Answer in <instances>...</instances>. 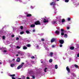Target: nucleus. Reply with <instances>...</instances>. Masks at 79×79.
<instances>
[{"label":"nucleus","mask_w":79,"mask_h":79,"mask_svg":"<svg viewBox=\"0 0 79 79\" xmlns=\"http://www.w3.org/2000/svg\"><path fill=\"white\" fill-rule=\"evenodd\" d=\"M50 5H53V7L54 9V10H55V11H56V7H55V5H56L55 2H51L50 3Z\"/></svg>","instance_id":"f257e3e1"},{"label":"nucleus","mask_w":79,"mask_h":79,"mask_svg":"<svg viewBox=\"0 0 79 79\" xmlns=\"http://www.w3.org/2000/svg\"><path fill=\"white\" fill-rule=\"evenodd\" d=\"M42 19H43V22L44 23H48V19H47V18H42Z\"/></svg>","instance_id":"f03ea898"},{"label":"nucleus","mask_w":79,"mask_h":79,"mask_svg":"<svg viewBox=\"0 0 79 79\" xmlns=\"http://www.w3.org/2000/svg\"><path fill=\"white\" fill-rule=\"evenodd\" d=\"M23 64H24V63H22V64L21 65L17 67L18 69H20V68H21L23 67Z\"/></svg>","instance_id":"7ed1b4c3"},{"label":"nucleus","mask_w":79,"mask_h":79,"mask_svg":"<svg viewBox=\"0 0 79 79\" xmlns=\"http://www.w3.org/2000/svg\"><path fill=\"white\" fill-rule=\"evenodd\" d=\"M35 24L36 25H40V22L39 21H36L35 22Z\"/></svg>","instance_id":"20e7f679"},{"label":"nucleus","mask_w":79,"mask_h":79,"mask_svg":"<svg viewBox=\"0 0 79 79\" xmlns=\"http://www.w3.org/2000/svg\"><path fill=\"white\" fill-rule=\"evenodd\" d=\"M55 33L56 34V35H59V34H60V31H56L55 32Z\"/></svg>","instance_id":"39448f33"},{"label":"nucleus","mask_w":79,"mask_h":79,"mask_svg":"<svg viewBox=\"0 0 79 79\" xmlns=\"http://www.w3.org/2000/svg\"><path fill=\"white\" fill-rule=\"evenodd\" d=\"M59 42L61 44H63V43H64V40H60Z\"/></svg>","instance_id":"423d86ee"},{"label":"nucleus","mask_w":79,"mask_h":79,"mask_svg":"<svg viewBox=\"0 0 79 79\" xmlns=\"http://www.w3.org/2000/svg\"><path fill=\"white\" fill-rule=\"evenodd\" d=\"M66 69L67 71H68V73L70 72V69H69V67H67Z\"/></svg>","instance_id":"0eeeda50"},{"label":"nucleus","mask_w":79,"mask_h":79,"mask_svg":"<svg viewBox=\"0 0 79 79\" xmlns=\"http://www.w3.org/2000/svg\"><path fill=\"white\" fill-rule=\"evenodd\" d=\"M56 39L55 38H52L51 40V42L52 43V42H53L54 41H55Z\"/></svg>","instance_id":"6e6552de"},{"label":"nucleus","mask_w":79,"mask_h":79,"mask_svg":"<svg viewBox=\"0 0 79 79\" xmlns=\"http://www.w3.org/2000/svg\"><path fill=\"white\" fill-rule=\"evenodd\" d=\"M18 53L20 55H23V53L21 52V51H19L18 52Z\"/></svg>","instance_id":"1a4fd4ad"},{"label":"nucleus","mask_w":79,"mask_h":79,"mask_svg":"<svg viewBox=\"0 0 79 79\" xmlns=\"http://www.w3.org/2000/svg\"><path fill=\"white\" fill-rule=\"evenodd\" d=\"M23 50H26L27 49V48L26 46H23Z\"/></svg>","instance_id":"9d476101"},{"label":"nucleus","mask_w":79,"mask_h":79,"mask_svg":"<svg viewBox=\"0 0 79 79\" xmlns=\"http://www.w3.org/2000/svg\"><path fill=\"white\" fill-rule=\"evenodd\" d=\"M53 53L51 52H50V56H51V57H53Z\"/></svg>","instance_id":"9b49d317"},{"label":"nucleus","mask_w":79,"mask_h":79,"mask_svg":"<svg viewBox=\"0 0 79 79\" xmlns=\"http://www.w3.org/2000/svg\"><path fill=\"white\" fill-rule=\"evenodd\" d=\"M20 60H21L20 58H18L16 60V61H17V62H19V61H20Z\"/></svg>","instance_id":"f8f14e48"},{"label":"nucleus","mask_w":79,"mask_h":79,"mask_svg":"<svg viewBox=\"0 0 79 79\" xmlns=\"http://www.w3.org/2000/svg\"><path fill=\"white\" fill-rule=\"evenodd\" d=\"M31 27H35V25L32 24L31 26Z\"/></svg>","instance_id":"ddd939ff"},{"label":"nucleus","mask_w":79,"mask_h":79,"mask_svg":"<svg viewBox=\"0 0 79 79\" xmlns=\"http://www.w3.org/2000/svg\"><path fill=\"white\" fill-rule=\"evenodd\" d=\"M56 21H52V23L53 24H54L56 23Z\"/></svg>","instance_id":"4468645a"},{"label":"nucleus","mask_w":79,"mask_h":79,"mask_svg":"<svg viewBox=\"0 0 79 79\" xmlns=\"http://www.w3.org/2000/svg\"><path fill=\"white\" fill-rule=\"evenodd\" d=\"M10 66L12 68H13L14 66H15V64H10Z\"/></svg>","instance_id":"2eb2a0df"},{"label":"nucleus","mask_w":79,"mask_h":79,"mask_svg":"<svg viewBox=\"0 0 79 79\" xmlns=\"http://www.w3.org/2000/svg\"><path fill=\"white\" fill-rule=\"evenodd\" d=\"M64 37H65V38H67V37H68V35H67V34H65L64 35Z\"/></svg>","instance_id":"dca6fc26"},{"label":"nucleus","mask_w":79,"mask_h":79,"mask_svg":"<svg viewBox=\"0 0 79 79\" xmlns=\"http://www.w3.org/2000/svg\"><path fill=\"white\" fill-rule=\"evenodd\" d=\"M26 33H27V34H30V32H29V31H26Z\"/></svg>","instance_id":"f3484780"},{"label":"nucleus","mask_w":79,"mask_h":79,"mask_svg":"<svg viewBox=\"0 0 79 79\" xmlns=\"http://www.w3.org/2000/svg\"><path fill=\"white\" fill-rule=\"evenodd\" d=\"M15 59H13L12 60V61L10 62V63H11V62H12V63H14V61H15Z\"/></svg>","instance_id":"a211bd4d"},{"label":"nucleus","mask_w":79,"mask_h":79,"mask_svg":"<svg viewBox=\"0 0 79 79\" xmlns=\"http://www.w3.org/2000/svg\"><path fill=\"white\" fill-rule=\"evenodd\" d=\"M31 16V14H28L27 15V17H29V16Z\"/></svg>","instance_id":"6ab92c4d"},{"label":"nucleus","mask_w":79,"mask_h":79,"mask_svg":"<svg viewBox=\"0 0 79 79\" xmlns=\"http://www.w3.org/2000/svg\"><path fill=\"white\" fill-rule=\"evenodd\" d=\"M52 61H53V60H52V59H50V60H49V63H52Z\"/></svg>","instance_id":"aec40b11"},{"label":"nucleus","mask_w":79,"mask_h":79,"mask_svg":"<svg viewBox=\"0 0 79 79\" xmlns=\"http://www.w3.org/2000/svg\"><path fill=\"white\" fill-rule=\"evenodd\" d=\"M74 48L73 47H72L70 48V49H71V50H73Z\"/></svg>","instance_id":"412c9836"},{"label":"nucleus","mask_w":79,"mask_h":79,"mask_svg":"<svg viewBox=\"0 0 79 79\" xmlns=\"http://www.w3.org/2000/svg\"><path fill=\"white\" fill-rule=\"evenodd\" d=\"M55 69H58V65H55Z\"/></svg>","instance_id":"4be33fe9"},{"label":"nucleus","mask_w":79,"mask_h":79,"mask_svg":"<svg viewBox=\"0 0 79 79\" xmlns=\"http://www.w3.org/2000/svg\"><path fill=\"white\" fill-rule=\"evenodd\" d=\"M16 48H18V49L21 48V47L19 46H17Z\"/></svg>","instance_id":"5701e85b"},{"label":"nucleus","mask_w":79,"mask_h":79,"mask_svg":"<svg viewBox=\"0 0 79 79\" xmlns=\"http://www.w3.org/2000/svg\"><path fill=\"white\" fill-rule=\"evenodd\" d=\"M27 47H31V45L30 44H28L27 45Z\"/></svg>","instance_id":"b1692460"},{"label":"nucleus","mask_w":79,"mask_h":79,"mask_svg":"<svg viewBox=\"0 0 79 79\" xmlns=\"http://www.w3.org/2000/svg\"><path fill=\"white\" fill-rule=\"evenodd\" d=\"M20 33V34L22 35L24 34V31L21 32Z\"/></svg>","instance_id":"393cba45"},{"label":"nucleus","mask_w":79,"mask_h":79,"mask_svg":"<svg viewBox=\"0 0 79 79\" xmlns=\"http://www.w3.org/2000/svg\"><path fill=\"white\" fill-rule=\"evenodd\" d=\"M65 2L66 3H68V2H69V0H65Z\"/></svg>","instance_id":"a878e982"},{"label":"nucleus","mask_w":79,"mask_h":79,"mask_svg":"<svg viewBox=\"0 0 79 79\" xmlns=\"http://www.w3.org/2000/svg\"><path fill=\"white\" fill-rule=\"evenodd\" d=\"M2 39L3 40H4V39H5V36H2Z\"/></svg>","instance_id":"bb28decb"},{"label":"nucleus","mask_w":79,"mask_h":79,"mask_svg":"<svg viewBox=\"0 0 79 79\" xmlns=\"http://www.w3.org/2000/svg\"><path fill=\"white\" fill-rule=\"evenodd\" d=\"M64 21H65V20H64V19H62V23H64Z\"/></svg>","instance_id":"cd10ccee"},{"label":"nucleus","mask_w":79,"mask_h":79,"mask_svg":"<svg viewBox=\"0 0 79 79\" xmlns=\"http://www.w3.org/2000/svg\"><path fill=\"white\" fill-rule=\"evenodd\" d=\"M15 76V74H13V75H10V76L11 77H13V76Z\"/></svg>","instance_id":"c85d7f7f"},{"label":"nucleus","mask_w":79,"mask_h":79,"mask_svg":"<svg viewBox=\"0 0 79 79\" xmlns=\"http://www.w3.org/2000/svg\"><path fill=\"white\" fill-rule=\"evenodd\" d=\"M45 49L47 50H49V49L47 47H45Z\"/></svg>","instance_id":"c756f323"},{"label":"nucleus","mask_w":79,"mask_h":79,"mask_svg":"<svg viewBox=\"0 0 79 79\" xmlns=\"http://www.w3.org/2000/svg\"><path fill=\"white\" fill-rule=\"evenodd\" d=\"M31 58H32V59L35 58V57L34 56H32L31 57Z\"/></svg>","instance_id":"7c9ffc66"},{"label":"nucleus","mask_w":79,"mask_h":79,"mask_svg":"<svg viewBox=\"0 0 79 79\" xmlns=\"http://www.w3.org/2000/svg\"><path fill=\"white\" fill-rule=\"evenodd\" d=\"M75 66L76 68H78V66L76 64L75 65Z\"/></svg>","instance_id":"2f4dec72"},{"label":"nucleus","mask_w":79,"mask_h":79,"mask_svg":"<svg viewBox=\"0 0 79 79\" xmlns=\"http://www.w3.org/2000/svg\"><path fill=\"white\" fill-rule=\"evenodd\" d=\"M61 35H64V33L63 32H61Z\"/></svg>","instance_id":"473e14b6"},{"label":"nucleus","mask_w":79,"mask_h":79,"mask_svg":"<svg viewBox=\"0 0 79 79\" xmlns=\"http://www.w3.org/2000/svg\"><path fill=\"white\" fill-rule=\"evenodd\" d=\"M61 32H63L64 31V30L63 29H61Z\"/></svg>","instance_id":"72a5a7b5"},{"label":"nucleus","mask_w":79,"mask_h":79,"mask_svg":"<svg viewBox=\"0 0 79 79\" xmlns=\"http://www.w3.org/2000/svg\"><path fill=\"white\" fill-rule=\"evenodd\" d=\"M47 68H45V70H44V72H47V71H46V70H47Z\"/></svg>","instance_id":"f704fd0d"},{"label":"nucleus","mask_w":79,"mask_h":79,"mask_svg":"<svg viewBox=\"0 0 79 79\" xmlns=\"http://www.w3.org/2000/svg\"><path fill=\"white\" fill-rule=\"evenodd\" d=\"M35 46H36L37 48H39V46H38V45H36Z\"/></svg>","instance_id":"c9c22d12"},{"label":"nucleus","mask_w":79,"mask_h":79,"mask_svg":"<svg viewBox=\"0 0 79 79\" xmlns=\"http://www.w3.org/2000/svg\"><path fill=\"white\" fill-rule=\"evenodd\" d=\"M18 0H19L20 2H22V0H16V1H18Z\"/></svg>","instance_id":"e433bc0d"},{"label":"nucleus","mask_w":79,"mask_h":79,"mask_svg":"<svg viewBox=\"0 0 79 79\" xmlns=\"http://www.w3.org/2000/svg\"><path fill=\"white\" fill-rule=\"evenodd\" d=\"M20 29H23V27L21 26L20 27Z\"/></svg>","instance_id":"4c0bfd02"},{"label":"nucleus","mask_w":79,"mask_h":79,"mask_svg":"<svg viewBox=\"0 0 79 79\" xmlns=\"http://www.w3.org/2000/svg\"><path fill=\"white\" fill-rule=\"evenodd\" d=\"M32 77L33 79H35V76H32Z\"/></svg>","instance_id":"58836bf2"},{"label":"nucleus","mask_w":79,"mask_h":79,"mask_svg":"<svg viewBox=\"0 0 79 79\" xmlns=\"http://www.w3.org/2000/svg\"><path fill=\"white\" fill-rule=\"evenodd\" d=\"M68 21H70V20H71V18H68Z\"/></svg>","instance_id":"ea45409f"},{"label":"nucleus","mask_w":79,"mask_h":79,"mask_svg":"<svg viewBox=\"0 0 79 79\" xmlns=\"http://www.w3.org/2000/svg\"><path fill=\"white\" fill-rule=\"evenodd\" d=\"M11 37H15V35H11Z\"/></svg>","instance_id":"a19ab883"},{"label":"nucleus","mask_w":79,"mask_h":79,"mask_svg":"<svg viewBox=\"0 0 79 79\" xmlns=\"http://www.w3.org/2000/svg\"><path fill=\"white\" fill-rule=\"evenodd\" d=\"M60 47H63V45L62 44H60Z\"/></svg>","instance_id":"79ce46f5"},{"label":"nucleus","mask_w":79,"mask_h":79,"mask_svg":"<svg viewBox=\"0 0 79 79\" xmlns=\"http://www.w3.org/2000/svg\"><path fill=\"white\" fill-rule=\"evenodd\" d=\"M6 52H7V51H6V50H4V51H3V52H4V53H6Z\"/></svg>","instance_id":"37998d69"},{"label":"nucleus","mask_w":79,"mask_h":79,"mask_svg":"<svg viewBox=\"0 0 79 79\" xmlns=\"http://www.w3.org/2000/svg\"><path fill=\"white\" fill-rule=\"evenodd\" d=\"M41 40H42V41H44V38H42V39H41Z\"/></svg>","instance_id":"c03bdc74"},{"label":"nucleus","mask_w":79,"mask_h":79,"mask_svg":"<svg viewBox=\"0 0 79 79\" xmlns=\"http://www.w3.org/2000/svg\"><path fill=\"white\" fill-rule=\"evenodd\" d=\"M55 47V45H53L52 46V48H54V47Z\"/></svg>","instance_id":"a18cd8bd"},{"label":"nucleus","mask_w":79,"mask_h":79,"mask_svg":"<svg viewBox=\"0 0 79 79\" xmlns=\"http://www.w3.org/2000/svg\"><path fill=\"white\" fill-rule=\"evenodd\" d=\"M31 9H33V8H34V7H33L32 6H31Z\"/></svg>","instance_id":"49530a36"},{"label":"nucleus","mask_w":79,"mask_h":79,"mask_svg":"<svg viewBox=\"0 0 79 79\" xmlns=\"http://www.w3.org/2000/svg\"><path fill=\"white\" fill-rule=\"evenodd\" d=\"M16 40H19V38H16Z\"/></svg>","instance_id":"de8ad7c7"},{"label":"nucleus","mask_w":79,"mask_h":79,"mask_svg":"<svg viewBox=\"0 0 79 79\" xmlns=\"http://www.w3.org/2000/svg\"><path fill=\"white\" fill-rule=\"evenodd\" d=\"M12 79H16L14 77H12Z\"/></svg>","instance_id":"09e8293b"},{"label":"nucleus","mask_w":79,"mask_h":79,"mask_svg":"<svg viewBox=\"0 0 79 79\" xmlns=\"http://www.w3.org/2000/svg\"><path fill=\"white\" fill-rule=\"evenodd\" d=\"M27 79H30V78H29V77H27Z\"/></svg>","instance_id":"8fccbe9b"},{"label":"nucleus","mask_w":79,"mask_h":79,"mask_svg":"<svg viewBox=\"0 0 79 79\" xmlns=\"http://www.w3.org/2000/svg\"><path fill=\"white\" fill-rule=\"evenodd\" d=\"M77 57H79V53L77 54Z\"/></svg>","instance_id":"3c124183"},{"label":"nucleus","mask_w":79,"mask_h":79,"mask_svg":"<svg viewBox=\"0 0 79 79\" xmlns=\"http://www.w3.org/2000/svg\"><path fill=\"white\" fill-rule=\"evenodd\" d=\"M2 64V62H1V60H0V64Z\"/></svg>","instance_id":"603ef678"},{"label":"nucleus","mask_w":79,"mask_h":79,"mask_svg":"<svg viewBox=\"0 0 79 79\" xmlns=\"http://www.w3.org/2000/svg\"><path fill=\"white\" fill-rule=\"evenodd\" d=\"M67 29H69V27H67Z\"/></svg>","instance_id":"864d4df0"},{"label":"nucleus","mask_w":79,"mask_h":79,"mask_svg":"<svg viewBox=\"0 0 79 79\" xmlns=\"http://www.w3.org/2000/svg\"><path fill=\"white\" fill-rule=\"evenodd\" d=\"M33 32H35V30H33Z\"/></svg>","instance_id":"5fc2aeb1"},{"label":"nucleus","mask_w":79,"mask_h":79,"mask_svg":"<svg viewBox=\"0 0 79 79\" xmlns=\"http://www.w3.org/2000/svg\"><path fill=\"white\" fill-rule=\"evenodd\" d=\"M16 56H18V54H17L16 55Z\"/></svg>","instance_id":"6e6d98bb"},{"label":"nucleus","mask_w":79,"mask_h":79,"mask_svg":"<svg viewBox=\"0 0 79 79\" xmlns=\"http://www.w3.org/2000/svg\"><path fill=\"white\" fill-rule=\"evenodd\" d=\"M43 63V62L42 61H41V63Z\"/></svg>","instance_id":"4d7b16f0"},{"label":"nucleus","mask_w":79,"mask_h":79,"mask_svg":"<svg viewBox=\"0 0 79 79\" xmlns=\"http://www.w3.org/2000/svg\"><path fill=\"white\" fill-rule=\"evenodd\" d=\"M57 0V1H59V0Z\"/></svg>","instance_id":"13d9d810"},{"label":"nucleus","mask_w":79,"mask_h":79,"mask_svg":"<svg viewBox=\"0 0 79 79\" xmlns=\"http://www.w3.org/2000/svg\"><path fill=\"white\" fill-rule=\"evenodd\" d=\"M0 50H2V48H0Z\"/></svg>","instance_id":"bf43d9fd"},{"label":"nucleus","mask_w":79,"mask_h":79,"mask_svg":"<svg viewBox=\"0 0 79 79\" xmlns=\"http://www.w3.org/2000/svg\"><path fill=\"white\" fill-rule=\"evenodd\" d=\"M56 13V12H55V13Z\"/></svg>","instance_id":"052dcab7"},{"label":"nucleus","mask_w":79,"mask_h":79,"mask_svg":"<svg viewBox=\"0 0 79 79\" xmlns=\"http://www.w3.org/2000/svg\"><path fill=\"white\" fill-rule=\"evenodd\" d=\"M41 61H42V60H41Z\"/></svg>","instance_id":"680f3d73"}]
</instances>
